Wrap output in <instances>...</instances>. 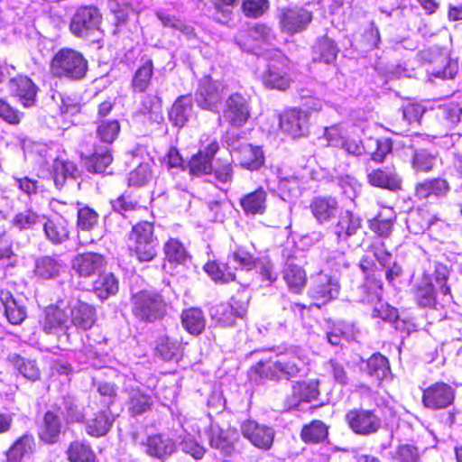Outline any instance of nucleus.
I'll return each mask as SVG.
<instances>
[{"instance_id": "obj_22", "label": "nucleus", "mask_w": 462, "mask_h": 462, "mask_svg": "<svg viewBox=\"0 0 462 462\" xmlns=\"http://www.w3.org/2000/svg\"><path fill=\"white\" fill-rule=\"evenodd\" d=\"M339 283L336 278H332L327 274L319 273L314 285L310 290V295L313 300L319 302L315 305L319 306L337 297L339 293Z\"/></svg>"}, {"instance_id": "obj_9", "label": "nucleus", "mask_w": 462, "mask_h": 462, "mask_svg": "<svg viewBox=\"0 0 462 462\" xmlns=\"http://www.w3.org/2000/svg\"><path fill=\"white\" fill-rule=\"evenodd\" d=\"M201 149L193 155L189 162V172L192 175L200 176L212 172V160L219 149L216 138L203 135L200 139Z\"/></svg>"}, {"instance_id": "obj_46", "label": "nucleus", "mask_w": 462, "mask_h": 462, "mask_svg": "<svg viewBox=\"0 0 462 462\" xmlns=\"http://www.w3.org/2000/svg\"><path fill=\"white\" fill-rule=\"evenodd\" d=\"M163 250L165 257L170 263L184 264L189 259V254L185 246L176 238H170L164 244Z\"/></svg>"}, {"instance_id": "obj_35", "label": "nucleus", "mask_w": 462, "mask_h": 462, "mask_svg": "<svg viewBox=\"0 0 462 462\" xmlns=\"http://www.w3.org/2000/svg\"><path fill=\"white\" fill-rule=\"evenodd\" d=\"M368 182L374 186L390 190L401 189L402 180L398 175L390 170L376 169L367 173Z\"/></svg>"}, {"instance_id": "obj_7", "label": "nucleus", "mask_w": 462, "mask_h": 462, "mask_svg": "<svg viewBox=\"0 0 462 462\" xmlns=\"http://www.w3.org/2000/svg\"><path fill=\"white\" fill-rule=\"evenodd\" d=\"M288 70L286 59L279 51L275 50L262 75L263 85L268 88L285 90L291 83Z\"/></svg>"}, {"instance_id": "obj_55", "label": "nucleus", "mask_w": 462, "mask_h": 462, "mask_svg": "<svg viewBox=\"0 0 462 462\" xmlns=\"http://www.w3.org/2000/svg\"><path fill=\"white\" fill-rule=\"evenodd\" d=\"M261 282L265 286L272 285L278 278L274 265L268 257L257 259L254 264Z\"/></svg>"}, {"instance_id": "obj_1", "label": "nucleus", "mask_w": 462, "mask_h": 462, "mask_svg": "<svg viewBox=\"0 0 462 462\" xmlns=\"http://www.w3.org/2000/svg\"><path fill=\"white\" fill-rule=\"evenodd\" d=\"M306 361L294 352H287L275 356L267 361L257 364L256 370L261 376L269 379H290L303 374Z\"/></svg>"}, {"instance_id": "obj_24", "label": "nucleus", "mask_w": 462, "mask_h": 462, "mask_svg": "<svg viewBox=\"0 0 462 462\" xmlns=\"http://www.w3.org/2000/svg\"><path fill=\"white\" fill-rule=\"evenodd\" d=\"M36 448L34 437L25 433L18 438L5 453L6 462H25L31 459Z\"/></svg>"}, {"instance_id": "obj_44", "label": "nucleus", "mask_w": 462, "mask_h": 462, "mask_svg": "<svg viewBox=\"0 0 462 462\" xmlns=\"http://www.w3.org/2000/svg\"><path fill=\"white\" fill-rule=\"evenodd\" d=\"M313 52L314 60L323 61L328 64L336 60L338 49L331 39L321 37L313 47Z\"/></svg>"}, {"instance_id": "obj_56", "label": "nucleus", "mask_w": 462, "mask_h": 462, "mask_svg": "<svg viewBox=\"0 0 462 462\" xmlns=\"http://www.w3.org/2000/svg\"><path fill=\"white\" fill-rule=\"evenodd\" d=\"M339 148L344 150L347 155L354 157H360L363 154L369 152L368 144H364L362 140L356 135L354 131L347 134Z\"/></svg>"}, {"instance_id": "obj_63", "label": "nucleus", "mask_w": 462, "mask_h": 462, "mask_svg": "<svg viewBox=\"0 0 462 462\" xmlns=\"http://www.w3.org/2000/svg\"><path fill=\"white\" fill-rule=\"evenodd\" d=\"M416 299L420 306H435L437 300L435 286L431 282L423 281L417 288Z\"/></svg>"}, {"instance_id": "obj_54", "label": "nucleus", "mask_w": 462, "mask_h": 462, "mask_svg": "<svg viewBox=\"0 0 462 462\" xmlns=\"http://www.w3.org/2000/svg\"><path fill=\"white\" fill-rule=\"evenodd\" d=\"M113 157L107 148L97 150L86 161V166L89 171L100 173L112 162Z\"/></svg>"}, {"instance_id": "obj_18", "label": "nucleus", "mask_w": 462, "mask_h": 462, "mask_svg": "<svg viewBox=\"0 0 462 462\" xmlns=\"http://www.w3.org/2000/svg\"><path fill=\"white\" fill-rule=\"evenodd\" d=\"M244 438L248 439L254 447L267 450L273 442L274 430L254 420H246L241 425Z\"/></svg>"}, {"instance_id": "obj_4", "label": "nucleus", "mask_w": 462, "mask_h": 462, "mask_svg": "<svg viewBox=\"0 0 462 462\" xmlns=\"http://www.w3.org/2000/svg\"><path fill=\"white\" fill-rule=\"evenodd\" d=\"M38 147V145H36ZM38 152H44L41 154L38 163L41 166L38 175L42 178H51L57 188H61L68 177L76 178L78 169L72 162L64 160L61 157H54L48 153L46 147L39 145Z\"/></svg>"}, {"instance_id": "obj_28", "label": "nucleus", "mask_w": 462, "mask_h": 462, "mask_svg": "<svg viewBox=\"0 0 462 462\" xmlns=\"http://www.w3.org/2000/svg\"><path fill=\"white\" fill-rule=\"evenodd\" d=\"M105 265L104 257L97 253L80 254L72 260V269L81 277H89Z\"/></svg>"}, {"instance_id": "obj_51", "label": "nucleus", "mask_w": 462, "mask_h": 462, "mask_svg": "<svg viewBox=\"0 0 462 462\" xmlns=\"http://www.w3.org/2000/svg\"><path fill=\"white\" fill-rule=\"evenodd\" d=\"M425 112V108L420 104L409 103L402 107V123L397 130H394L395 134H402L405 131V127L414 122H418Z\"/></svg>"}, {"instance_id": "obj_60", "label": "nucleus", "mask_w": 462, "mask_h": 462, "mask_svg": "<svg viewBox=\"0 0 462 462\" xmlns=\"http://www.w3.org/2000/svg\"><path fill=\"white\" fill-rule=\"evenodd\" d=\"M205 272L211 277L213 281L220 283H227L236 280V275L225 266H220L216 262H209L204 266Z\"/></svg>"}, {"instance_id": "obj_8", "label": "nucleus", "mask_w": 462, "mask_h": 462, "mask_svg": "<svg viewBox=\"0 0 462 462\" xmlns=\"http://www.w3.org/2000/svg\"><path fill=\"white\" fill-rule=\"evenodd\" d=\"M346 420L356 434L363 436L374 434L382 427L381 418L372 410H350L346 414Z\"/></svg>"}, {"instance_id": "obj_42", "label": "nucleus", "mask_w": 462, "mask_h": 462, "mask_svg": "<svg viewBox=\"0 0 462 462\" xmlns=\"http://www.w3.org/2000/svg\"><path fill=\"white\" fill-rule=\"evenodd\" d=\"M183 328L192 335H199L206 327V319L200 309L190 308L182 312Z\"/></svg>"}, {"instance_id": "obj_31", "label": "nucleus", "mask_w": 462, "mask_h": 462, "mask_svg": "<svg viewBox=\"0 0 462 462\" xmlns=\"http://www.w3.org/2000/svg\"><path fill=\"white\" fill-rule=\"evenodd\" d=\"M114 421L115 418L110 411H101L86 421L85 430L91 437L100 438L108 433Z\"/></svg>"}, {"instance_id": "obj_32", "label": "nucleus", "mask_w": 462, "mask_h": 462, "mask_svg": "<svg viewBox=\"0 0 462 462\" xmlns=\"http://www.w3.org/2000/svg\"><path fill=\"white\" fill-rule=\"evenodd\" d=\"M240 165L249 171L258 170L264 162L263 150L259 146L243 144L236 152Z\"/></svg>"}, {"instance_id": "obj_48", "label": "nucleus", "mask_w": 462, "mask_h": 462, "mask_svg": "<svg viewBox=\"0 0 462 462\" xmlns=\"http://www.w3.org/2000/svg\"><path fill=\"white\" fill-rule=\"evenodd\" d=\"M437 162V156L425 149H415L411 167L416 172H429Z\"/></svg>"}, {"instance_id": "obj_11", "label": "nucleus", "mask_w": 462, "mask_h": 462, "mask_svg": "<svg viewBox=\"0 0 462 462\" xmlns=\"http://www.w3.org/2000/svg\"><path fill=\"white\" fill-rule=\"evenodd\" d=\"M101 22V14L92 6H84L74 14L69 30L77 37L87 38L98 30Z\"/></svg>"}, {"instance_id": "obj_17", "label": "nucleus", "mask_w": 462, "mask_h": 462, "mask_svg": "<svg viewBox=\"0 0 462 462\" xmlns=\"http://www.w3.org/2000/svg\"><path fill=\"white\" fill-rule=\"evenodd\" d=\"M455 398L454 389L445 383H436L424 390L422 403L431 410L445 409Z\"/></svg>"}, {"instance_id": "obj_58", "label": "nucleus", "mask_w": 462, "mask_h": 462, "mask_svg": "<svg viewBox=\"0 0 462 462\" xmlns=\"http://www.w3.org/2000/svg\"><path fill=\"white\" fill-rule=\"evenodd\" d=\"M42 217L32 209L17 213L12 219L13 226L19 230L32 229L42 223Z\"/></svg>"}, {"instance_id": "obj_14", "label": "nucleus", "mask_w": 462, "mask_h": 462, "mask_svg": "<svg viewBox=\"0 0 462 462\" xmlns=\"http://www.w3.org/2000/svg\"><path fill=\"white\" fill-rule=\"evenodd\" d=\"M431 55L430 67L427 69L430 77L449 79L456 76L458 71V62L457 59L450 56L448 51H432Z\"/></svg>"}, {"instance_id": "obj_21", "label": "nucleus", "mask_w": 462, "mask_h": 462, "mask_svg": "<svg viewBox=\"0 0 462 462\" xmlns=\"http://www.w3.org/2000/svg\"><path fill=\"white\" fill-rule=\"evenodd\" d=\"M69 314V327L73 326L78 329L87 330L96 321L95 309L79 300L69 303L67 309Z\"/></svg>"}, {"instance_id": "obj_53", "label": "nucleus", "mask_w": 462, "mask_h": 462, "mask_svg": "<svg viewBox=\"0 0 462 462\" xmlns=\"http://www.w3.org/2000/svg\"><path fill=\"white\" fill-rule=\"evenodd\" d=\"M153 73V65L151 60H146L144 63L135 71L132 86L134 91L143 92L149 86Z\"/></svg>"}, {"instance_id": "obj_45", "label": "nucleus", "mask_w": 462, "mask_h": 462, "mask_svg": "<svg viewBox=\"0 0 462 462\" xmlns=\"http://www.w3.org/2000/svg\"><path fill=\"white\" fill-rule=\"evenodd\" d=\"M119 289L118 280L111 273H102L94 282V291L98 298L105 300L115 295Z\"/></svg>"}, {"instance_id": "obj_26", "label": "nucleus", "mask_w": 462, "mask_h": 462, "mask_svg": "<svg viewBox=\"0 0 462 462\" xmlns=\"http://www.w3.org/2000/svg\"><path fill=\"white\" fill-rule=\"evenodd\" d=\"M361 223L362 219L360 217L349 210L342 214L334 230L337 245L344 247L347 243L348 237L354 236L361 227Z\"/></svg>"}, {"instance_id": "obj_2", "label": "nucleus", "mask_w": 462, "mask_h": 462, "mask_svg": "<svg viewBox=\"0 0 462 462\" xmlns=\"http://www.w3.org/2000/svg\"><path fill=\"white\" fill-rule=\"evenodd\" d=\"M51 71L58 78L79 80L87 74L88 61L79 51L62 48L53 56L51 61Z\"/></svg>"}, {"instance_id": "obj_5", "label": "nucleus", "mask_w": 462, "mask_h": 462, "mask_svg": "<svg viewBox=\"0 0 462 462\" xmlns=\"http://www.w3.org/2000/svg\"><path fill=\"white\" fill-rule=\"evenodd\" d=\"M360 296L358 300L363 303L374 305L372 317L393 323L396 328H400L401 320L398 318L397 310L381 300V284H374L373 288L364 284L357 288Z\"/></svg>"}, {"instance_id": "obj_33", "label": "nucleus", "mask_w": 462, "mask_h": 462, "mask_svg": "<svg viewBox=\"0 0 462 462\" xmlns=\"http://www.w3.org/2000/svg\"><path fill=\"white\" fill-rule=\"evenodd\" d=\"M266 191L263 188L240 199V206L245 215H263L266 209Z\"/></svg>"}, {"instance_id": "obj_61", "label": "nucleus", "mask_w": 462, "mask_h": 462, "mask_svg": "<svg viewBox=\"0 0 462 462\" xmlns=\"http://www.w3.org/2000/svg\"><path fill=\"white\" fill-rule=\"evenodd\" d=\"M151 397L139 389H133L129 393V410L134 415L141 414L150 409Z\"/></svg>"}, {"instance_id": "obj_3", "label": "nucleus", "mask_w": 462, "mask_h": 462, "mask_svg": "<svg viewBox=\"0 0 462 462\" xmlns=\"http://www.w3.org/2000/svg\"><path fill=\"white\" fill-rule=\"evenodd\" d=\"M157 238L152 223L144 221L133 226L129 234L128 247L140 262H150L157 254Z\"/></svg>"}, {"instance_id": "obj_39", "label": "nucleus", "mask_w": 462, "mask_h": 462, "mask_svg": "<svg viewBox=\"0 0 462 462\" xmlns=\"http://www.w3.org/2000/svg\"><path fill=\"white\" fill-rule=\"evenodd\" d=\"M7 360L24 378L32 382L40 378V369L34 360L25 359L15 353L8 355Z\"/></svg>"}, {"instance_id": "obj_34", "label": "nucleus", "mask_w": 462, "mask_h": 462, "mask_svg": "<svg viewBox=\"0 0 462 462\" xmlns=\"http://www.w3.org/2000/svg\"><path fill=\"white\" fill-rule=\"evenodd\" d=\"M193 115L192 98L190 96L180 97L172 105L170 112V120L175 126H183Z\"/></svg>"}, {"instance_id": "obj_25", "label": "nucleus", "mask_w": 462, "mask_h": 462, "mask_svg": "<svg viewBox=\"0 0 462 462\" xmlns=\"http://www.w3.org/2000/svg\"><path fill=\"white\" fill-rule=\"evenodd\" d=\"M42 330L47 334H54L59 330L69 328V314L67 310L59 307L49 306L44 311V317L41 320Z\"/></svg>"}, {"instance_id": "obj_19", "label": "nucleus", "mask_w": 462, "mask_h": 462, "mask_svg": "<svg viewBox=\"0 0 462 462\" xmlns=\"http://www.w3.org/2000/svg\"><path fill=\"white\" fill-rule=\"evenodd\" d=\"M10 94L18 98L24 107L34 106L38 91L37 86L25 75L11 78L7 83Z\"/></svg>"}, {"instance_id": "obj_37", "label": "nucleus", "mask_w": 462, "mask_h": 462, "mask_svg": "<svg viewBox=\"0 0 462 462\" xmlns=\"http://www.w3.org/2000/svg\"><path fill=\"white\" fill-rule=\"evenodd\" d=\"M319 394L318 380L298 382L292 387L291 404L299 406L301 402H310L316 400Z\"/></svg>"}, {"instance_id": "obj_13", "label": "nucleus", "mask_w": 462, "mask_h": 462, "mask_svg": "<svg viewBox=\"0 0 462 462\" xmlns=\"http://www.w3.org/2000/svg\"><path fill=\"white\" fill-rule=\"evenodd\" d=\"M312 20V14L302 7L284 8L279 15L280 26L283 32L294 34L308 27Z\"/></svg>"}, {"instance_id": "obj_15", "label": "nucleus", "mask_w": 462, "mask_h": 462, "mask_svg": "<svg viewBox=\"0 0 462 462\" xmlns=\"http://www.w3.org/2000/svg\"><path fill=\"white\" fill-rule=\"evenodd\" d=\"M279 124L284 134L300 137L308 132L309 113L300 108L288 109L279 116Z\"/></svg>"}, {"instance_id": "obj_40", "label": "nucleus", "mask_w": 462, "mask_h": 462, "mask_svg": "<svg viewBox=\"0 0 462 462\" xmlns=\"http://www.w3.org/2000/svg\"><path fill=\"white\" fill-rule=\"evenodd\" d=\"M256 260L244 247L235 245L227 257L226 267L236 270H252Z\"/></svg>"}, {"instance_id": "obj_47", "label": "nucleus", "mask_w": 462, "mask_h": 462, "mask_svg": "<svg viewBox=\"0 0 462 462\" xmlns=\"http://www.w3.org/2000/svg\"><path fill=\"white\" fill-rule=\"evenodd\" d=\"M70 462H96V456L91 447L81 441H73L68 449Z\"/></svg>"}, {"instance_id": "obj_50", "label": "nucleus", "mask_w": 462, "mask_h": 462, "mask_svg": "<svg viewBox=\"0 0 462 462\" xmlns=\"http://www.w3.org/2000/svg\"><path fill=\"white\" fill-rule=\"evenodd\" d=\"M61 269V264L50 256H44L36 261L34 273L42 279H53L57 277Z\"/></svg>"}, {"instance_id": "obj_52", "label": "nucleus", "mask_w": 462, "mask_h": 462, "mask_svg": "<svg viewBox=\"0 0 462 462\" xmlns=\"http://www.w3.org/2000/svg\"><path fill=\"white\" fill-rule=\"evenodd\" d=\"M156 353L165 361L173 360L180 353V344L167 336L158 338Z\"/></svg>"}, {"instance_id": "obj_30", "label": "nucleus", "mask_w": 462, "mask_h": 462, "mask_svg": "<svg viewBox=\"0 0 462 462\" xmlns=\"http://www.w3.org/2000/svg\"><path fill=\"white\" fill-rule=\"evenodd\" d=\"M449 185L446 180L435 178L420 182L415 187V196L419 199H438L447 195Z\"/></svg>"}, {"instance_id": "obj_29", "label": "nucleus", "mask_w": 462, "mask_h": 462, "mask_svg": "<svg viewBox=\"0 0 462 462\" xmlns=\"http://www.w3.org/2000/svg\"><path fill=\"white\" fill-rule=\"evenodd\" d=\"M0 301L2 302L7 320L14 325L21 324L26 318L24 306L15 299L12 292L6 289L0 290Z\"/></svg>"}, {"instance_id": "obj_41", "label": "nucleus", "mask_w": 462, "mask_h": 462, "mask_svg": "<svg viewBox=\"0 0 462 462\" xmlns=\"http://www.w3.org/2000/svg\"><path fill=\"white\" fill-rule=\"evenodd\" d=\"M283 279L290 291L300 293L306 285L307 275L306 272L300 266L287 263L283 271Z\"/></svg>"}, {"instance_id": "obj_12", "label": "nucleus", "mask_w": 462, "mask_h": 462, "mask_svg": "<svg viewBox=\"0 0 462 462\" xmlns=\"http://www.w3.org/2000/svg\"><path fill=\"white\" fill-rule=\"evenodd\" d=\"M249 117L250 109L247 100L241 94L235 93L226 100L222 116H218V121L221 122L223 118L233 126H242Z\"/></svg>"}, {"instance_id": "obj_62", "label": "nucleus", "mask_w": 462, "mask_h": 462, "mask_svg": "<svg viewBox=\"0 0 462 462\" xmlns=\"http://www.w3.org/2000/svg\"><path fill=\"white\" fill-rule=\"evenodd\" d=\"M152 177L150 163L143 162L129 173L128 185L133 187L144 186L151 181Z\"/></svg>"}, {"instance_id": "obj_38", "label": "nucleus", "mask_w": 462, "mask_h": 462, "mask_svg": "<svg viewBox=\"0 0 462 462\" xmlns=\"http://www.w3.org/2000/svg\"><path fill=\"white\" fill-rule=\"evenodd\" d=\"M43 230L47 239L54 245H60L69 238V229L65 219H48L43 224Z\"/></svg>"}, {"instance_id": "obj_27", "label": "nucleus", "mask_w": 462, "mask_h": 462, "mask_svg": "<svg viewBox=\"0 0 462 462\" xmlns=\"http://www.w3.org/2000/svg\"><path fill=\"white\" fill-rule=\"evenodd\" d=\"M310 209L312 216L319 224H323L333 219L338 211V203L332 197H315L310 201Z\"/></svg>"}, {"instance_id": "obj_59", "label": "nucleus", "mask_w": 462, "mask_h": 462, "mask_svg": "<svg viewBox=\"0 0 462 462\" xmlns=\"http://www.w3.org/2000/svg\"><path fill=\"white\" fill-rule=\"evenodd\" d=\"M369 154L376 162H383L386 154L391 152L393 144L389 138L369 139Z\"/></svg>"}, {"instance_id": "obj_23", "label": "nucleus", "mask_w": 462, "mask_h": 462, "mask_svg": "<svg viewBox=\"0 0 462 462\" xmlns=\"http://www.w3.org/2000/svg\"><path fill=\"white\" fill-rule=\"evenodd\" d=\"M245 34L240 32L236 36L237 42L241 48L246 51H255L263 43L271 44L274 39L273 33L268 26L262 23H256L248 31V42L244 41Z\"/></svg>"}, {"instance_id": "obj_10", "label": "nucleus", "mask_w": 462, "mask_h": 462, "mask_svg": "<svg viewBox=\"0 0 462 462\" xmlns=\"http://www.w3.org/2000/svg\"><path fill=\"white\" fill-rule=\"evenodd\" d=\"M222 82L214 81L208 77L200 80L196 92V102L202 109L218 113V107L225 93Z\"/></svg>"}, {"instance_id": "obj_49", "label": "nucleus", "mask_w": 462, "mask_h": 462, "mask_svg": "<svg viewBox=\"0 0 462 462\" xmlns=\"http://www.w3.org/2000/svg\"><path fill=\"white\" fill-rule=\"evenodd\" d=\"M328 436V428L320 420H313L301 430V439L306 443H319Z\"/></svg>"}, {"instance_id": "obj_57", "label": "nucleus", "mask_w": 462, "mask_h": 462, "mask_svg": "<svg viewBox=\"0 0 462 462\" xmlns=\"http://www.w3.org/2000/svg\"><path fill=\"white\" fill-rule=\"evenodd\" d=\"M367 372L378 380L384 378L390 372L387 358L379 353L373 355L367 361Z\"/></svg>"}, {"instance_id": "obj_16", "label": "nucleus", "mask_w": 462, "mask_h": 462, "mask_svg": "<svg viewBox=\"0 0 462 462\" xmlns=\"http://www.w3.org/2000/svg\"><path fill=\"white\" fill-rule=\"evenodd\" d=\"M246 310V302L232 298L230 302H221L213 306L210 309V316L217 324L227 327L233 326L236 319L243 318Z\"/></svg>"}, {"instance_id": "obj_36", "label": "nucleus", "mask_w": 462, "mask_h": 462, "mask_svg": "<svg viewBox=\"0 0 462 462\" xmlns=\"http://www.w3.org/2000/svg\"><path fill=\"white\" fill-rule=\"evenodd\" d=\"M61 432V422L60 417L54 411H47L43 418L39 436L47 444L58 442Z\"/></svg>"}, {"instance_id": "obj_20", "label": "nucleus", "mask_w": 462, "mask_h": 462, "mask_svg": "<svg viewBox=\"0 0 462 462\" xmlns=\"http://www.w3.org/2000/svg\"><path fill=\"white\" fill-rule=\"evenodd\" d=\"M209 445L219 451L223 457H228L235 450V442L238 434L235 430H223L217 425L212 424L208 431Z\"/></svg>"}, {"instance_id": "obj_43", "label": "nucleus", "mask_w": 462, "mask_h": 462, "mask_svg": "<svg viewBox=\"0 0 462 462\" xmlns=\"http://www.w3.org/2000/svg\"><path fill=\"white\" fill-rule=\"evenodd\" d=\"M175 450L173 441L162 435L150 436L147 439L146 452L152 457H162L172 454Z\"/></svg>"}, {"instance_id": "obj_64", "label": "nucleus", "mask_w": 462, "mask_h": 462, "mask_svg": "<svg viewBox=\"0 0 462 462\" xmlns=\"http://www.w3.org/2000/svg\"><path fill=\"white\" fill-rule=\"evenodd\" d=\"M391 462H420L418 448L409 444L400 445L392 452Z\"/></svg>"}, {"instance_id": "obj_6", "label": "nucleus", "mask_w": 462, "mask_h": 462, "mask_svg": "<svg viewBox=\"0 0 462 462\" xmlns=\"http://www.w3.org/2000/svg\"><path fill=\"white\" fill-rule=\"evenodd\" d=\"M131 301L133 314L141 320L151 322L163 315L164 301L154 291L143 290L133 293Z\"/></svg>"}]
</instances>
